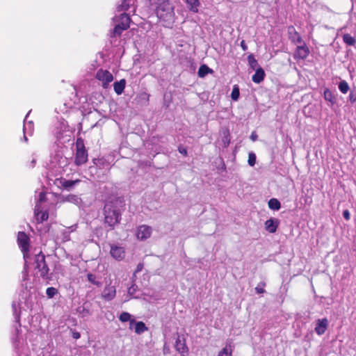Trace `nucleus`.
Returning a JSON list of instances; mask_svg holds the SVG:
<instances>
[{"instance_id":"4","label":"nucleus","mask_w":356,"mask_h":356,"mask_svg":"<svg viewBox=\"0 0 356 356\" xmlns=\"http://www.w3.org/2000/svg\"><path fill=\"white\" fill-rule=\"evenodd\" d=\"M88 159V151L85 147L83 140L78 138L76 141V153L74 164L77 166L85 164Z\"/></svg>"},{"instance_id":"14","label":"nucleus","mask_w":356,"mask_h":356,"mask_svg":"<svg viewBox=\"0 0 356 356\" xmlns=\"http://www.w3.org/2000/svg\"><path fill=\"white\" fill-rule=\"evenodd\" d=\"M280 225V220L277 218H270L265 222V229L270 234L275 233Z\"/></svg>"},{"instance_id":"22","label":"nucleus","mask_w":356,"mask_h":356,"mask_svg":"<svg viewBox=\"0 0 356 356\" xmlns=\"http://www.w3.org/2000/svg\"><path fill=\"white\" fill-rule=\"evenodd\" d=\"M268 207L272 210L277 211L281 208V204L280 201L276 198H271L268 201Z\"/></svg>"},{"instance_id":"20","label":"nucleus","mask_w":356,"mask_h":356,"mask_svg":"<svg viewBox=\"0 0 356 356\" xmlns=\"http://www.w3.org/2000/svg\"><path fill=\"white\" fill-rule=\"evenodd\" d=\"M36 220L38 222L41 223L44 221L47 220L49 218V214L47 211H37L36 209L35 210Z\"/></svg>"},{"instance_id":"38","label":"nucleus","mask_w":356,"mask_h":356,"mask_svg":"<svg viewBox=\"0 0 356 356\" xmlns=\"http://www.w3.org/2000/svg\"><path fill=\"white\" fill-rule=\"evenodd\" d=\"M223 143L226 145H228L230 143V139H229V131L227 130L226 131V135L225 136L223 140H222Z\"/></svg>"},{"instance_id":"13","label":"nucleus","mask_w":356,"mask_h":356,"mask_svg":"<svg viewBox=\"0 0 356 356\" xmlns=\"http://www.w3.org/2000/svg\"><path fill=\"white\" fill-rule=\"evenodd\" d=\"M328 327V321L326 318L318 319L315 327V332L318 335L323 334Z\"/></svg>"},{"instance_id":"9","label":"nucleus","mask_w":356,"mask_h":356,"mask_svg":"<svg viewBox=\"0 0 356 356\" xmlns=\"http://www.w3.org/2000/svg\"><path fill=\"white\" fill-rule=\"evenodd\" d=\"M81 180L79 179L75 180H67L65 178L60 177L55 179L54 184L58 187L70 191L75 185L79 184Z\"/></svg>"},{"instance_id":"7","label":"nucleus","mask_w":356,"mask_h":356,"mask_svg":"<svg viewBox=\"0 0 356 356\" xmlns=\"http://www.w3.org/2000/svg\"><path fill=\"white\" fill-rule=\"evenodd\" d=\"M95 78L102 82L104 88H107L109 83L113 81V74L106 70L99 69L95 75Z\"/></svg>"},{"instance_id":"45","label":"nucleus","mask_w":356,"mask_h":356,"mask_svg":"<svg viewBox=\"0 0 356 356\" xmlns=\"http://www.w3.org/2000/svg\"><path fill=\"white\" fill-rule=\"evenodd\" d=\"M44 195H45L44 193H42L40 194V201H42L43 200V199L44 197Z\"/></svg>"},{"instance_id":"1","label":"nucleus","mask_w":356,"mask_h":356,"mask_svg":"<svg viewBox=\"0 0 356 356\" xmlns=\"http://www.w3.org/2000/svg\"><path fill=\"white\" fill-rule=\"evenodd\" d=\"M104 214L105 223L111 229L121 220V211L113 202H109L104 205Z\"/></svg>"},{"instance_id":"33","label":"nucleus","mask_w":356,"mask_h":356,"mask_svg":"<svg viewBox=\"0 0 356 356\" xmlns=\"http://www.w3.org/2000/svg\"><path fill=\"white\" fill-rule=\"evenodd\" d=\"M248 163L250 166H254L256 163V155L253 152H250L248 154Z\"/></svg>"},{"instance_id":"10","label":"nucleus","mask_w":356,"mask_h":356,"mask_svg":"<svg viewBox=\"0 0 356 356\" xmlns=\"http://www.w3.org/2000/svg\"><path fill=\"white\" fill-rule=\"evenodd\" d=\"M152 234V228L151 227L142 225L137 227L136 230V237L138 239L143 241L150 237Z\"/></svg>"},{"instance_id":"31","label":"nucleus","mask_w":356,"mask_h":356,"mask_svg":"<svg viewBox=\"0 0 356 356\" xmlns=\"http://www.w3.org/2000/svg\"><path fill=\"white\" fill-rule=\"evenodd\" d=\"M57 293V289L52 286L48 287L46 290V293L49 298H52Z\"/></svg>"},{"instance_id":"26","label":"nucleus","mask_w":356,"mask_h":356,"mask_svg":"<svg viewBox=\"0 0 356 356\" xmlns=\"http://www.w3.org/2000/svg\"><path fill=\"white\" fill-rule=\"evenodd\" d=\"M248 61L250 68H252V70H255L256 67L257 68L258 62L255 59L253 54H251L248 56Z\"/></svg>"},{"instance_id":"6","label":"nucleus","mask_w":356,"mask_h":356,"mask_svg":"<svg viewBox=\"0 0 356 356\" xmlns=\"http://www.w3.org/2000/svg\"><path fill=\"white\" fill-rule=\"evenodd\" d=\"M30 239L29 236L24 232H19L17 234V243L24 254V257L28 255L29 252Z\"/></svg>"},{"instance_id":"8","label":"nucleus","mask_w":356,"mask_h":356,"mask_svg":"<svg viewBox=\"0 0 356 356\" xmlns=\"http://www.w3.org/2000/svg\"><path fill=\"white\" fill-rule=\"evenodd\" d=\"M299 44L294 51L293 58L296 60H305L310 53L309 49L305 41Z\"/></svg>"},{"instance_id":"32","label":"nucleus","mask_w":356,"mask_h":356,"mask_svg":"<svg viewBox=\"0 0 356 356\" xmlns=\"http://www.w3.org/2000/svg\"><path fill=\"white\" fill-rule=\"evenodd\" d=\"M119 319L122 322H127L131 321V315L128 312H124L120 315Z\"/></svg>"},{"instance_id":"40","label":"nucleus","mask_w":356,"mask_h":356,"mask_svg":"<svg viewBox=\"0 0 356 356\" xmlns=\"http://www.w3.org/2000/svg\"><path fill=\"white\" fill-rule=\"evenodd\" d=\"M343 216L347 221L350 219V213L348 209L343 211Z\"/></svg>"},{"instance_id":"41","label":"nucleus","mask_w":356,"mask_h":356,"mask_svg":"<svg viewBox=\"0 0 356 356\" xmlns=\"http://www.w3.org/2000/svg\"><path fill=\"white\" fill-rule=\"evenodd\" d=\"M241 47L242 48V49L243 51H246L248 49V46L246 45V44H245L244 40H242L241 42Z\"/></svg>"},{"instance_id":"37","label":"nucleus","mask_w":356,"mask_h":356,"mask_svg":"<svg viewBox=\"0 0 356 356\" xmlns=\"http://www.w3.org/2000/svg\"><path fill=\"white\" fill-rule=\"evenodd\" d=\"M348 98L352 104L356 102V89H353L350 91Z\"/></svg>"},{"instance_id":"3","label":"nucleus","mask_w":356,"mask_h":356,"mask_svg":"<svg viewBox=\"0 0 356 356\" xmlns=\"http://www.w3.org/2000/svg\"><path fill=\"white\" fill-rule=\"evenodd\" d=\"M113 20L117 23L113 31L114 37L121 35L124 31L129 28L131 22L130 16L125 13L115 17Z\"/></svg>"},{"instance_id":"11","label":"nucleus","mask_w":356,"mask_h":356,"mask_svg":"<svg viewBox=\"0 0 356 356\" xmlns=\"http://www.w3.org/2000/svg\"><path fill=\"white\" fill-rule=\"evenodd\" d=\"M287 33L289 39L291 41V42L299 44L304 41L293 26L291 25L288 26Z\"/></svg>"},{"instance_id":"15","label":"nucleus","mask_w":356,"mask_h":356,"mask_svg":"<svg viewBox=\"0 0 356 356\" xmlns=\"http://www.w3.org/2000/svg\"><path fill=\"white\" fill-rule=\"evenodd\" d=\"M115 295H116L115 287L113 286L108 285V286H105L102 296L104 300H106L107 301H110L115 297Z\"/></svg>"},{"instance_id":"24","label":"nucleus","mask_w":356,"mask_h":356,"mask_svg":"<svg viewBox=\"0 0 356 356\" xmlns=\"http://www.w3.org/2000/svg\"><path fill=\"white\" fill-rule=\"evenodd\" d=\"M147 330V327L143 322L138 321V322L136 323L135 332L136 334H140Z\"/></svg>"},{"instance_id":"23","label":"nucleus","mask_w":356,"mask_h":356,"mask_svg":"<svg viewBox=\"0 0 356 356\" xmlns=\"http://www.w3.org/2000/svg\"><path fill=\"white\" fill-rule=\"evenodd\" d=\"M213 71L206 65H202L198 70V76L200 77H204L209 73H211Z\"/></svg>"},{"instance_id":"34","label":"nucleus","mask_w":356,"mask_h":356,"mask_svg":"<svg viewBox=\"0 0 356 356\" xmlns=\"http://www.w3.org/2000/svg\"><path fill=\"white\" fill-rule=\"evenodd\" d=\"M266 286V283L262 282L258 284V285L255 287V291L257 293L261 294L266 292L264 287Z\"/></svg>"},{"instance_id":"39","label":"nucleus","mask_w":356,"mask_h":356,"mask_svg":"<svg viewBox=\"0 0 356 356\" xmlns=\"http://www.w3.org/2000/svg\"><path fill=\"white\" fill-rule=\"evenodd\" d=\"M178 151L180 154L184 155V156H187V150L186 148H184L183 146L180 145L178 147Z\"/></svg>"},{"instance_id":"27","label":"nucleus","mask_w":356,"mask_h":356,"mask_svg":"<svg viewBox=\"0 0 356 356\" xmlns=\"http://www.w3.org/2000/svg\"><path fill=\"white\" fill-rule=\"evenodd\" d=\"M131 0H123L120 5L118 6V11H127L130 8Z\"/></svg>"},{"instance_id":"12","label":"nucleus","mask_w":356,"mask_h":356,"mask_svg":"<svg viewBox=\"0 0 356 356\" xmlns=\"http://www.w3.org/2000/svg\"><path fill=\"white\" fill-rule=\"evenodd\" d=\"M110 254L116 260H122L125 257V251L122 247L111 245Z\"/></svg>"},{"instance_id":"2","label":"nucleus","mask_w":356,"mask_h":356,"mask_svg":"<svg viewBox=\"0 0 356 356\" xmlns=\"http://www.w3.org/2000/svg\"><path fill=\"white\" fill-rule=\"evenodd\" d=\"M156 13L160 20L168 23L172 22L175 16L174 6L169 0H163L159 3Z\"/></svg>"},{"instance_id":"17","label":"nucleus","mask_w":356,"mask_h":356,"mask_svg":"<svg viewBox=\"0 0 356 356\" xmlns=\"http://www.w3.org/2000/svg\"><path fill=\"white\" fill-rule=\"evenodd\" d=\"M126 80L124 79H122L119 81H115L113 83L114 91L117 95H121L124 92Z\"/></svg>"},{"instance_id":"30","label":"nucleus","mask_w":356,"mask_h":356,"mask_svg":"<svg viewBox=\"0 0 356 356\" xmlns=\"http://www.w3.org/2000/svg\"><path fill=\"white\" fill-rule=\"evenodd\" d=\"M87 277H88V280L90 283H92V284H95V285H96L97 286H99L101 285V282H100L96 281V276H95V275H94L92 273H88L87 275Z\"/></svg>"},{"instance_id":"35","label":"nucleus","mask_w":356,"mask_h":356,"mask_svg":"<svg viewBox=\"0 0 356 356\" xmlns=\"http://www.w3.org/2000/svg\"><path fill=\"white\" fill-rule=\"evenodd\" d=\"M78 197L76 195H68L64 198V201L70 202H77Z\"/></svg>"},{"instance_id":"46","label":"nucleus","mask_w":356,"mask_h":356,"mask_svg":"<svg viewBox=\"0 0 356 356\" xmlns=\"http://www.w3.org/2000/svg\"><path fill=\"white\" fill-rule=\"evenodd\" d=\"M134 323V320L131 321V323Z\"/></svg>"},{"instance_id":"19","label":"nucleus","mask_w":356,"mask_h":356,"mask_svg":"<svg viewBox=\"0 0 356 356\" xmlns=\"http://www.w3.org/2000/svg\"><path fill=\"white\" fill-rule=\"evenodd\" d=\"M323 97H324V99L326 101L329 102L332 105H333L336 103L335 96L330 89L325 88L324 90Z\"/></svg>"},{"instance_id":"5","label":"nucleus","mask_w":356,"mask_h":356,"mask_svg":"<svg viewBox=\"0 0 356 356\" xmlns=\"http://www.w3.org/2000/svg\"><path fill=\"white\" fill-rule=\"evenodd\" d=\"M35 270L36 273H39L40 276L44 280H49V267L45 260V256L41 252L35 256Z\"/></svg>"},{"instance_id":"28","label":"nucleus","mask_w":356,"mask_h":356,"mask_svg":"<svg viewBox=\"0 0 356 356\" xmlns=\"http://www.w3.org/2000/svg\"><path fill=\"white\" fill-rule=\"evenodd\" d=\"M339 89L343 94H346L350 88L348 83L346 81H341L339 83Z\"/></svg>"},{"instance_id":"25","label":"nucleus","mask_w":356,"mask_h":356,"mask_svg":"<svg viewBox=\"0 0 356 356\" xmlns=\"http://www.w3.org/2000/svg\"><path fill=\"white\" fill-rule=\"evenodd\" d=\"M343 41L349 46H353L356 43L355 39L349 33H346L343 35Z\"/></svg>"},{"instance_id":"18","label":"nucleus","mask_w":356,"mask_h":356,"mask_svg":"<svg viewBox=\"0 0 356 356\" xmlns=\"http://www.w3.org/2000/svg\"><path fill=\"white\" fill-rule=\"evenodd\" d=\"M190 11L197 13L200 5L199 0H184Z\"/></svg>"},{"instance_id":"21","label":"nucleus","mask_w":356,"mask_h":356,"mask_svg":"<svg viewBox=\"0 0 356 356\" xmlns=\"http://www.w3.org/2000/svg\"><path fill=\"white\" fill-rule=\"evenodd\" d=\"M218 356H232V350L231 343H227L219 353Z\"/></svg>"},{"instance_id":"44","label":"nucleus","mask_w":356,"mask_h":356,"mask_svg":"<svg viewBox=\"0 0 356 356\" xmlns=\"http://www.w3.org/2000/svg\"><path fill=\"white\" fill-rule=\"evenodd\" d=\"M72 337H73L74 339H78L80 338L81 334H80L79 332H74L72 333Z\"/></svg>"},{"instance_id":"16","label":"nucleus","mask_w":356,"mask_h":356,"mask_svg":"<svg viewBox=\"0 0 356 356\" xmlns=\"http://www.w3.org/2000/svg\"><path fill=\"white\" fill-rule=\"evenodd\" d=\"M265 77V72L262 67H258L256 69L255 73L252 76V80L255 83H260L262 82Z\"/></svg>"},{"instance_id":"29","label":"nucleus","mask_w":356,"mask_h":356,"mask_svg":"<svg viewBox=\"0 0 356 356\" xmlns=\"http://www.w3.org/2000/svg\"><path fill=\"white\" fill-rule=\"evenodd\" d=\"M240 95V91L239 88L237 85L234 86L232 93H231V98L234 101H237L239 98Z\"/></svg>"},{"instance_id":"43","label":"nucleus","mask_w":356,"mask_h":356,"mask_svg":"<svg viewBox=\"0 0 356 356\" xmlns=\"http://www.w3.org/2000/svg\"><path fill=\"white\" fill-rule=\"evenodd\" d=\"M143 264H138L137 267H136V269L135 270V273L140 272L143 269Z\"/></svg>"},{"instance_id":"36","label":"nucleus","mask_w":356,"mask_h":356,"mask_svg":"<svg viewBox=\"0 0 356 356\" xmlns=\"http://www.w3.org/2000/svg\"><path fill=\"white\" fill-rule=\"evenodd\" d=\"M176 348L177 350L180 353H184L186 347L184 343H181L180 341H176Z\"/></svg>"},{"instance_id":"42","label":"nucleus","mask_w":356,"mask_h":356,"mask_svg":"<svg viewBox=\"0 0 356 356\" xmlns=\"http://www.w3.org/2000/svg\"><path fill=\"white\" fill-rule=\"evenodd\" d=\"M258 136L256 134L255 132L252 133L250 136V138L252 141H255L257 140Z\"/></svg>"}]
</instances>
